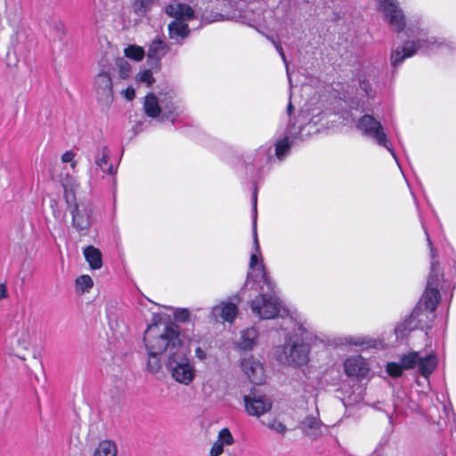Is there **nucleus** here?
Masks as SVG:
<instances>
[{
  "mask_svg": "<svg viewBox=\"0 0 456 456\" xmlns=\"http://www.w3.org/2000/svg\"><path fill=\"white\" fill-rule=\"evenodd\" d=\"M17 59H15V61L12 63V65H16ZM8 65H12L11 61L9 60Z\"/></svg>",
  "mask_w": 456,
  "mask_h": 456,
  "instance_id": "obj_52",
  "label": "nucleus"
},
{
  "mask_svg": "<svg viewBox=\"0 0 456 456\" xmlns=\"http://www.w3.org/2000/svg\"><path fill=\"white\" fill-rule=\"evenodd\" d=\"M211 314L216 321L232 322L238 314L237 304L230 300L222 301L212 308Z\"/></svg>",
  "mask_w": 456,
  "mask_h": 456,
  "instance_id": "obj_23",
  "label": "nucleus"
},
{
  "mask_svg": "<svg viewBox=\"0 0 456 456\" xmlns=\"http://www.w3.org/2000/svg\"><path fill=\"white\" fill-rule=\"evenodd\" d=\"M377 9L383 20L394 31L399 33L405 28V15L397 0H376Z\"/></svg>",
  "mask_w": 456,
  "mask_h": 456,
  "instance_id": "obj_10",
  "label": "nucleus"
},
{
  "mask_svg": "<svg viewBox=\"0 0 456 456\" xmlns=\"http://www.w3.org/2000/svg\"><path fill=\"white\" fill-rule=\"evenodd\" d=\"M159 356V355H149L147 367L152 373L158 372L161 367Z\"/></svg>",
  "mask_w": 456,
  "mask_h": 456,
  "instance_id": "obj_40",
  "label": "nucleus"
},
{
  "mask_svg": "<svg viewBox=\"0 0 456 456\" xmlns=\"http://www.w3.org/2000/svg\"><path fill=\"white\" fill-rule=\"evenodd\" d=\"M143 341L148 355H160L167 352L169 356L184 345L180 338L179 328L175 325L163 328L158 324L150 325L144 333Z\"/></svg>",
  "mask_w": 456,
  "mask_h": 456,
  "instance_id": "obj_4",
  "label": "nucleus"
},
{
  "mask_svg": "<svg viewBox=\"0 0 456 456\" xmlns=\"http://www.w3.org/2000/svg\"><path fill=\"white\" fill-rule=\"evenodd\" d=\"M292 110L293 105L289 102L287 107L289 121L283 138L277 141L275 144V154L280 160H282L288 154L289 148L297 140H304L317 131L315 125L312 123V119L309 118L308 110H301L299 116L295 118L294 120L291 118Z\"/></svg>",
  "mask_w": 456,
  "mask_h": 456,
  "instance_id": "obj_3",
  "label": "nucleus"
},
{
  "mask_svg": "<svg viewBox=\"0 0 456 456\" xmlns=\"http://www.w3.org/2000/svg\"><path fill=\"white\" fill-rule=\"evenodd\" d=\"M165 13L173 20H183V22H189L195 18L194 10L188 4L182 3L179 0H172L167 4Z\"/></svg>",
  "mask_w": 456,
  "mask_h": 456,
  "instance_id": "obj_18",
  "label": "nucleus"
},
{
  "mask_svg": "<svg viewBox=\"0 0 456 456\" xmlns=\"http://www.w3.org/2000/svg\"><path fill=\"white\" fill-rule=\"evenodd\" d=\"M356 127L362 134L376 144L386 148L397 162L396 155L385 132L384 126L371 115H363L357 122Z\"/></svg>",
  "mask_w": 456,
  "mask_h": 456,
  "instance_id": "obj_9",
  "label": "nucleus"
},
{
  "mask_svg": "<svg viewBox=\"0 0 456 456\" xmlns=\"http://www.w3.org/2000/svg\"><path fill=\"white\" fill-rule=\"evenodd\" d=\"M349 343L355 345V346H361L362 347H370L372 346L371 341H365L360 338H350Z\"/></svg>",
  "mask_w": 456,
  "mask_h": 456,
  "instance_id": "obj_46",
  "label": "nucleus"
},
{
  "mask_svg": "<svg viewBox=\"0 0 456 456\" xmlns=\"http://www.w3.org/2000/svg\"><path fill=\"white\" fill-rule=\"evenodd\" d=\"M443 274L439 270L438 263L431 261V272L428 279L426 290L418 304H421L424 307L436 311V306L441 299L439 286Z\"/></svg>",
  "mask_w": 456,
  "mask_h": 456,
  "instance_id": "obj_11",
  "label": "nucleus"
},
{
  "mask_svg": "<svg viewBox=\"0 0 456 456\" xmlns=\"http://www.w3.org/2000/svg\"><path fill=\"white\" fill-rule=\"evenodd\" d=\"M174 315L175 321L182 322L189 321L190 318V314L186 309H177Z\"/></svg>",
  "mask_w": 456,
  "mask_h": 456,
  "instance_id": "obj_44",
  "label": "nucleus"
},
{
  "mask_svg": "<svg viewBox=\"0 0 456 456\" xmlns=\"http://www.w3.org/2000/svg\"><path fill=\"white\" fill-rule=\"evenodd\" d=\"M113 71L118 73L120 79H126L132 73V66L124 57H118L115 60Z\"/></svg>",
  "mask_w": 456,
  "mask_h": 456,
  "instance_id": "obj_32",
  "label": "nucleus"
},
{
  "mask_svg": "<svg viewBox=\"0 0 456 456\" xmlns=\"http://www.w3.org/2000/svg\"><path fill=\"white\" fill-rule=\"evenodd\" d=\"M75 153L71 151H67L61 155V161L63 163H70L72 168L76 167V161L74 160Z\"/></svg>",
  "mask_w": 456,
  "mask_h": 456,
  "instance_id": "obj_45",
  "label": "nucleus"
},
{
  "mask_svg": "<svg viewBox=\"0 0 456 456\" xmlns=\"http://www.w3.org/2000/svg\"><path fill=\"white\" fill-rule=\"evenodd\" d=\"M258 331L256 328H248L241 331L239 346L244 350H251L256 345Z\"/></svg>",
  "mask_w": 456,
  "mask_h": 456,
  "instance_id": "obj_28",
  "label": "nucleus"
},
{
  "mask_svg": "<svg viewBox=\"0 0 456 456\" xmlns=\"http://www.w3.org/2000/svg\"><path fill=\"white\" fill-rule=\"evenodd\" d=\"M395 332H396L397 337H398V336H399V334L401 333V328H400V327H397V328L395 329Z\"/></svg>",
  "mask_w": 456,
  "mask_h": 456,
  "instance_id": "obj_51",
  "label": "nucleus"
},
{
  "mask_svg": "<svg viewBox=\"0 0 456 456\" xmlns=\"http://www.w3.org/2000/svg\"><path fill=\"white\" fill-rule=\"evenodd\" d=\"M168 38L176 45H182L190 36L191 29L188 22L173 20L167 25Z\"/></svg>",
  "mask_w": 456,
  "mask_h": 456,
  "instance_id": "obj_22",
  "label": "nucleus"
},
{
  "mask_svg": "<svg viewBox=\"0 0 456 456\" xmlns=\"http://www.w3.org/2000/svg\"><path fill=\"white\" fill-rule=\"evenodd\" d=\"M7 297L6 287L0 283V300Z\"/></svg>",
  "mask_w": 456,
  "mask_h": 456,
  "instance_id": "obj_50",
  "label": "nucleus"
},
{
  "mask_svg": "<svg viewBox=\"0 0 456 456\" xmlns=\"http://www.w3.org/2000/svg\"><path fill=\"white\" fill-rule=\"evenodd\" d=\"M233 437L228 428H222L217 436V440L214 443L210 450L211 456H219L224 451V447L233 444Z\"/></svg>",
  "mask_w": 456,
  "mask_h": 456,
  "instance_id": "obj_27",
  "label": "nucleus"
},
{
  "mask_svg": "<svg viewBox=\"0 0 456 456\" xmlns=\"http://www.w3.org/2000/svg\"><path fill=\"white\" fill-rule=\"evenodd\" d=\"M93 285V280L89 275H81L76 280L77 289L82 292L88 291Z\"/></svg>",
  "mask_w": 456,
  "mask_h": 456,
  "instance_id": "obj_36",
  "label": "nucleus"
},
{
  "mask_svg": "<svg viewBox=\"0 0 456 456\" xmlns=\"http://www.w3.org/2000/svg\"><path fill=\"white\" fill-rule=\"evenodd\" d=\"M189 350L185 345L168 356L167 367L171 377L178 383L188 386L196 376V370L188 358Z\"/></svg>",
  "mask_w": 456,
  "mask_h": 456,
  "instance_id": "obj_8",
  "label": "nucleus"
},
{
  "mask_svg": "<svg viewBox=\"0 0 456 456\" xmlns=\"http://www.w3.org/2000/svg\"><path fill=\"white\" fill-rule=\"evenodd\" d=\"M118 447L111 440H102L95 449L94 456H117Z\"/></svg>",
  "mask_w": 456,
  "mask_h": 456,
  "instance_id": "obj_31",
  "label": "nucleus"
},
{
  "mask_svg": "<svg viewBox=\"0 0 456 456\" xmlns=\"http://www.w3.org/2000/svg\"><path fill=\"white\" fill-rule=\"evenodd\" d=\"M423 230H425V233H426V236H427V241H428V247L430 248V254H431L432 261H436L435 257H436V250H435V248L433 247L432 241H431V240L429 238V235H428V232L426 230V227H423Z\"/></svg>",
  "mask_w": 456,
  "mask_h": 456,
  "instance_id": "obj_48",
  "label": "nucleus"
},
{
  "mask_svg": "<svg viewBox=\"0 0 456 456\" xmlns=\"http://www.w3.org/2000/svg\"><path fill=\"white\" fill-rule=\"evenodd\" d=\"M269 39L271 40L272 44L274 45L275 49L279 53L280 56L281 57V59H282V61H283V62H284V64L286 66L287 75H288L289 82L290 84L291 80H290L288 62H287V59H286L285 53L283 52V49H282V47H281V44L279 42L275 41L273 38H269Z\"/></svg>",
  "mask_w": 456,
  "mask_h": 456,
  "instance_id": "obj_43",
  "label": "nucleus"
},
{
  "mask_svg": "<svg viewBox=\"0 0 456 456\" xmlns=\"http://www.w3.org/2000/svg\"><path fill=\"white\" fill-rule=\"evenodd\" d=\"M411 32V37L402 46H398L392 50L390 54V62L393 67L399 66L405 59L413 56L419 51L429 52L442 45H445L451 49L453 48V43L447 41L445 38H436L428 36V32L422 28H408Z\"/></svg>",
  "mask_w": 456,
  "mask_h": 456,
  "instance_id": "obj_2",
  "label": "nucleus"
},
{
  "mask_svg": "<svg viewBox=\"0 0 456 456\" xmlns=\"http://www.w3.org/2000/svg\"><path fill=\"white\" fill-rule=\"evenodd\" d=\"M435 318V311L418 304L409 318L403 323V329L412 330L415 329H429Z\"/></svg>",
  "mask_w": 456,
  "mask_h": 456,
  "instance_id": "obj_15",
  "label": "nucleus"
},
{
  "mask_svg": "<svg viewBox=\"0 0 456 456\" xmlns=\"http://www.w3.org/2000/svg\"><path fill=\"white\" fill-rule=\"evenodd\" d=\"M135 80L138 83L144 84L146 86H151L155 82V78L153 77L152 72L150 69L140 71L136 75Z\"/></svg>",
  "mask_w": 456,
  "mask_h": 456,
  "instance_id": "obj_38",
  "label": "nucleus"
},
{
  "mask_svg": "<svg viewBox=\"0 0 456 456\" xmlns=\"http://www.w3.org/2000/svg\"><path fill=\"white\" fill-rule=\"evenodd\" d=\"M170 46L161 37L152 39L147 51V57L151 61H159L169 51Z\"/></svg>",
  "mask_w": 456,
  "mask_h": 456,
  "instance_id": "obj_26",
  "label": "nucleus"
},
{
  "mask_svg": "<svg viewBox=\"0 0 456 456\" xmlns=\"http://www.w3.org/2000/svg\"><path fill=\"white\" fill-rule=\"evenodd\" d=\"M84 256L90 267L98 270L102 266L101 251L94 246H87L84 248Z\"/></svg>",
  "mask_w": 456,
  "mask_h": 456,
  "instance_id": "obj_30",
  "label": "nucleus"
},
{
  "mask_svg": "<svg viewBox=\"0 0 456 456\" xmlns=\"http://www.w3.org/2000/svg\"><path fill=\"white\" fill-rule=\"evenodd\" d=\"M378 75L379 70L376 67L367 66L362 69V72L359 76L360 87L368 97H373L375 94L373 84L376 82Z\"/></svg>",
  "mask_w": 456,
  "mask_h": 456,
  "instance_id": "obj_24",
  "label": "nucleus"
},
{
  "mask_svg": "<svg viewBox=\"0 0 456 456\" xmlns=\"http://www.w3.org/2000/svg\"><path fill=\"white\" fill-rule=\"evenodd\" d=\"M363 399L362 388L361 386H356L353 388L352 394L343 398V403L345 406H352L355 403H360Z\"/></svg>",
  "mask_w": 456,
  "mask_h": 456,
  "instance_id": "obj_35",
  "label": "nucleus"
},
{
  "mask_svg": "<svg viewBox=\"0 0 456 456\" xmlns=\"http://www.w3.org/2000/svg\"><path fill=\"white\" fill-rule=\"evenodd\" d=\"M301 429L305 436L316 439L323 435L325 427L318 418L308 416L301 422Z\"/></svg>",
  "mask_w": 456,
  "mask_h": 456,
  "instance_id": "obj_25",
  "label": "nucleus"
},
{
  "mask_svg": "<svg viewBox=\"0 0 456 456\" xmlns=\"http://www.w3.org/2000/svg\"><path fill=\"white\" fill-rule=\"evenodd\" d=\"M124 54L126 58L134 60L135 61H141L145 56V51L142 46L136 45H129L124 49Z\"/></svg>",
  "mask_w": 456,
  "mask_h": 456,
  "instance_id": "obj_34",
  "label": "nucleus"
},
{
  "mask_svg": "<svg viewBox=\"0 0 456 456\" xmlns=\"http://www.w3.org/2000/svg\"><path fill=\"white\" fill-rule=\"evenodd\" d=\"M279 299L272 295L260 294L250 303L252 313L260 319L269 320L277 317L281 312Z\"/></svg>",
  "mask_w": 456,
  "mask_h": 456,
  "instance_id": "obj_13",
  "label": "nucleus"
},
{
  "mask_svg": "<svg viewBox=\"0 0 456 456\" xmlns=\"http://www.w3.org/2000/svg\"><path fill=\"white\" fill-rule=\"evenodd\" d=\"M121 94L128 101H132L134 98V96H135V91L131 86H129L126 89L123 90Z\"/></svg>",
  "mask_w": 456,
  "mask_h": 456,
  "instance_id": "obj_47",
  "label": "nucleus"
},
{
  "mask_svg": "<svg viewBox=\"0 0 456 456\" xmlns=\"http://www.w3.org/2000/svg\"><path fill=\"white\" fill-rule=\"evenodd\" d=\"M437 358L435 354H421L419 352H410L402 355L400 362H388L387 371L391 377H400L403 370H410L418 366L419 372L426 379L433 373L437 367Z\"/></svg>",
  "mask_w": 456,
  "mask_h": 456,
  "instance_id": "obj_6",
  "label": "nucleus"
},
{
  "mask_svg": "<svg viewBox=\"0 0 456 456\" xmlns=\"http://www.w3.org/2000/svg\"><path fill=\"white\" fill-rule=\"evenodd\" d=\"M245 410L251 416L260 417L272 408V401L265 395L252 390L243 396Z\"/></svg>",
  "mask_w": 456,
  "mask_h": 456,
  "instance_id": "obj_14",
  "label": "nucleus"
},
{
  "mask_svg": "<svg viewBox=\"0 0 456 456\" xmlns=\"http://www.w3.org/2000/svg\"><path fill=\"white\" fill-rule=\"evenodd\" d=\"M306 323H298L295 335L289 337L283 346L276 348L277 360L289 365L305 364L308 360L309 354V346L304 341L308 339Z\"/></svg>",
  "mask_w": 456,
  "mask_h": 456,
  "instance_id": "obj_5",
  "label": "nucleus"
},
{
  "mask_svg": "<svg viewBox=\"0 0 456 456\" xmlns=\"http://www.w3.org/2000/svg\"><path fill=\"white\" fill-rule=\"evenodd\" d=\"M253 245L255 251L250 256L249 261V269L255 270L258 273V275L261 277L264 284L270 289H273V283L271 279L267 276L265 265L263 263V258L261 256L260 246L257 238L256 232V193L255 192L253 195Z\"/></svg>",
  "mask_w": 456,
  "mask_h": 456,
  "instance_id": "obj_12",
  "label": "nucleus"
},
{
  "mask_svg": "<svg viewBox=\"0 0 456 456\" xmlns=\"http://www.w3.org/2000/svg\"><path fill=\"white\" fill-rule=\"evenodd\" d=\"M32 340V334L28 330L20 331L17 339L18 346L23 350H28Z\"/></svg>",
  "mask_w": 456,
  "mask_h": 456,
  "instance_id": "obj_37",
  "label": "nucleus"
},
{
  "mask_svg": "<svg viewBox=\"0 0 456 456\" xmlns=\"http://www.w3.org/2000/svg\"><path fill=\"white\" fill-rule=\"evenodd\" d=\"M12 28L7 53L8 59H10L11 53L17 56V53L25 52L28 46V35L25 26L20 23H16L13 24Z\"/></svg>",
  "mask_w": 456,
  "mask_h": 456,
  "instance_id": "obj_17",
  "label": "nucleus"
},
{
  "mask_svg": "<svg viewBox=\"0 0 456 456\" xmlns=\"http://www.w3.org/2000/svg\"><path fill=\"white\" fill-rule=\"evenodd\" d=\"M96 99L102 107H110L113 102L112 80L106 71L99 72L94 79Z\"/></svg>",
  "mask_w": 456,
  "mask_h": 456,
  "instance_id": "obj_16",
  "label": "nucleus"
},
{
  "mask_svg": "<svg viewBox=\"0 0 456 456\" xmlns=\"http://www.w3.org/2000/svg\"><path fill=\"white\" fill-rule=\"evenodd\" d=\"M263 424L265 425L269 429L280 434L283 435L287 431L286 426L280 420L273 419L267 422L263 421Z\"/></svg>",
  "mask_w": 456,
  "mask_h": 456,
  "instance_id": "obj_39",
  "label": "nucleus"
},
{
  "mask_svg": "<svg viewBox=\"0 0 456 456\" xmlns=\"http://www.w3.org/2000/svg\"><path fill=\"white\" fill-rule=\"evenodd\" d=\"M345 371L350 377L365 378L370 372V367L361 355L347 358L344 363Z\"/></svg>",
  "mask_w": 456,
  "mask_h": 456,
  "instance_id": "obj_20",
  "label": "nucleus"
},
{
  "mask_svg": "<svg viewBox=\"0 0 456 456\" xmlns=\"http://www.w3.org/2000/svg\"><path fill=\"white\" fill-rule=\"evenodd\" d=\"M269 39L271 40L272 44L274 45L275 49L279 53L280 56L281 57V59H282V61H283V62H284V64L286 66L287 75H288L289 82L290 84L291 80H290L288 62H287V59H286L285 53L283 52V49H282V47H281V44L279 42L275 41L273 38H269Z\"/></svg>",
  "mask_w": 456,
  "mask_h": 456,
  "instance_id": "obj_42",
  "label": "nucleus"
},
{
  "mask_svg": "<svg viewBox=\"0 0 456 456\" xmlns=\"http://www.w3.org/2000/svg\"><path fill=\"white\" fill-rule=\"evenodd\" d=\"M60 182L63 186L66 201L69 205V208H70V188L77 187V183L68 175L65 177H61ZM69 211L72 216V226L80 234H86L94 222L91 205L86 202H78L76 203Z\"/></svg>",
  "mask_w": 456,
  "mask_h": 456,
  "instance_id": "obj_7",
  "label": "nucleus"
},
{
  "mask_svg": "<svg viewBox=\"0 0 456 456\" xmlns=\"http://www.w3.org/2000/svg\"><path fill=\"white\" fill-rule=\"evenodd\" d=\"M110 160V153L107 148L103 147L99 150L96 157H95V165L106 174L112 175L115 170L113 165L109 162Z\"/></svg>",
  "mask_w": 456,
  "mask_h": 456,
  "instance_id": "obj_29",
  "label": "nucleus"
},
{
  "mask_svg": "<svg viewBox=\"0 0 456 456\" xmlns=\"http://www.w3.org/2000/svg\"><path fill=\"white\" fill-rule=\"evenodd\" d=\"M143 109L145 113L151 118H157L159 116L161 111H163L162 114V119H171L174 120V114L175 112V116L178 115V112L176 111V109L174 108L173 110L166 111L164 109H162L159 104L157 97L153 94H148L145 96L144 99V104Z\"/></svg>",
  "mask_w": 456,
  "mask_h": 456,
  "instance_id": "obj_21",
  "label": "nucleus"
},
{
  "mask_svg": "<svg viewBox=\"0 0 456 456\" xmlns=\"http://www.w3.org/2000/svg\"><path fill=\"white\" fill-rule=\"evenodd\" d=\"M269 39L271 40L272 44L274 45L275 49L279 53L280 56L281 57V59H282V61H283V62H284V64L286 66L287 75H288L289 82L290 84L291 80H290L288 62H287V59H286L285 53L283 52V49H282V47H281V44L279 42L275 41L273 38H269Z\"/></svg>",
  "mask_w": 456,
  "mask_h": 456,
  "instance_id": "obj_41",
  "label": "nucleus"
},
{
  "mask_svg": "<svg viewBox=\"0 0 456 456\" xmlns=\"http://www.w3.org/2000/svg\"><path fill=\"white\" fill-rule=\"evenodd\" d=\"M455 269H456V264H455Z\"/></svg>",
  "mask_w": 456,
  "mask_h": 456,
  "instance_id": "obj_54",
  "label": "nucleus"
},
{
  "mask_svg": "<svg viewBox=\"0 0 456 456\" xmlns=\"http://www.w3.org/2000/svg\"><path fill=\"white\" fill-rule=\"evenodd\" d=\"M241 369L250 381L254 384H262L265 376L263 365L254 357H245L240 362Z\"/></svg>",
  "mask_w": 456,
  "mask_h": 456,
  "instance_id": "obj_19",
  "label": "nucleus"
},
{
  "mask_svg": "<svg viewBox=\"0 0 456 456\" xmlns=\"http://www.w3.org/2000/svg\"><path fill=\"white\" fill-rule=\"evenodd\" d=\"M195 355L196 357L200 360V361H203L206 359L207 357V354L206 352L201 349L200 347H197L196 350H195Z\"/></svg>",
  "mask_w": 456,
  "mask_h": 456,
  "instance_id": "obj_49",
  "label": "nucleus"
},
{
  "mask_svg": "<svg viewBox=\"0 0 456 456\" xmlns=\"http://www.w3.org/2000/svg\"><path fill=\"white\" fill-rule=\"evenodd\" d=\"M287 322H291V318L290 317H288L285 319Z\"/></svg>",
  "mask_w": 456,
  "mask_h": 456,
  "instance_id": "obj_53",
  "label": "nucleus"
},
{
  "mask_svg": "<svg viewBox=\"0 0 456 456\" xmlns=\"http://www.w3.org/2000/svg\"><path fill=\"white\" fill-rule=\"evenodd\" d=\"M156 0H134L133 10L138 16H145L152 8Z\"/></svg>",
  "mask_w": 456,
  "mask_h": 456,
  "instance_id": "obj_33",
  "label": "nucleus"
},
{
  "mask_svg": "<svg viewBox=\"0 0 456 456\" xmlns=\"http://www.w3.org/2000/svg\"><path fill=\"white\" fill-rule=\"evenodd\" d=\"M290 0H240L232 4L228 0H220L216 11L208 12L206 11L201 15L202 21L212 23L224 20H235L245 23L250 27L256 25H267L273 18V11L269 10L270 5L278 4L277 8L281 5L287 8Z\"/></svg>",
  "mask_w": 456,
  "mask_h": 456,
  "instance_id": "obj_1",
  "label": "nucleus"
}]
</instances>
